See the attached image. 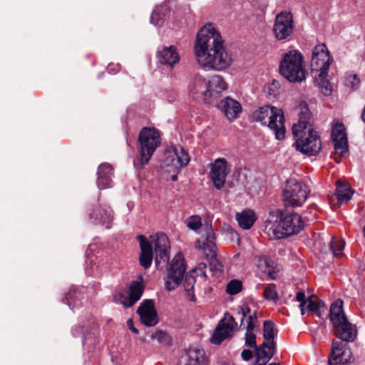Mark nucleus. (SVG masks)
I'll use <instances>...</instances> for the list:
<instances>
[{"mask_svg": "<svg viewBox=\"0 0 365 365\" xmlns=\"http://www.w3.org/2000/svg\"><path fill=\"white\" fill-rule=\"evenodd\" d=\"M195 53L199 65L207 71H222L232 63V56L221 34L211 24L205 25L197 33Z\"/></svg>", "mask_w": 365, "mask_h": 365, "instance_id": "nucleus-1", "label": "nucleus"}, {"mask_svg": "<svg viewBox=\"0 0 365 365\" xmlns=\"http://www.w3.org/2000/svg\"><path fill=\"white\" fill-rule=\"evenodd\" d=\"M304 225L302 216L297 213L272 210L265 222L264 232L270 240L282 239L298 234Z\"/></svg>", "mask_w": 365, "mask_h": 365, "instance_id": "nucleus-2", "label": "nucleus"}, {"mask_svg": "<svg viewBox=\"0 0 365 365\" xmlns=\"http://www.w3.org/2000/svg\"><path fill=\"white\" fill-rule=\"evenodd\" d=\"M333 61L324 43L314 46L312 53L311 73L320 91L326 96L332 93V86L328 78L329 67Z\"/></svg>", "mask_w": 365, "mask_h": 365, "instance_id": "nucleus-3", "label": "nucleus"}, {"mask_svg": "<svg viewBox=\"0 0 365 365\" xmlns=\"http://www.w3.org/2000/svg\"><path fill=\"white\" fill-rule=\"evenodd\" d=\"M280 75L290 83H302L307 75L302 53L297 49L284 52L279 62Z\"/></svg>", "mask_w": 365, "mask_h": 365, "instance_id": "nucleus-4", "label": "nucleus"}, {"mask_svg": "<svg viewBox=\"0 0 365 365\" xmlns=\"http://www.w3.org/2000/svg\"><path fill=\"white\" fill-rule=\"evenodd\" d=\"M255 121L267 126L274 133L275 138L281 140L284 138L286 129L283 110L277 107L266 105L259 107L252 114Z\"/></svg>", "mask_w": 365, "mask_h": 365, "instance_id": "nucleus-5", "label": "nucleus"}, {"mask_svg": "<svg viewBox=\"0 0 365 365\" xmlns=\"http://www.w3.org/2000/svg\"><path fill=\"white\" fill-rule=\"evenodd\" d=\"M329 319L335 336L344 343L353 341L357 335L356 327L350 323L343 310V301L337 299L330 307Z\"/></svg>", "mask_w": 365, "mask_h": 365, "instance_id": "nucleus-6", "label": "nucleus"}, {"mask_svg": "<svg viewBox=\"0 0 365 365\" xmlns=\"http://www.w3.org/2000/svg\"><path fill=\"white\" fill-rule=\"evenodd\" d=\"M292 134L296 150L302 153L309 156L315 155L321 150L320 138L313 128L302 129L300 125H293Z\"/></svg>", "mask_w": 365, "mask_h": 365, "instance_id": "nucleus-7", "label": "nucleus"}, {"mask_svg": "<svg viewBox=\"0 0 365 365\" xmlns=\"http://www.w3.org/2000/svg\"><path fill=\"white\" fill-rule=\"evenodd\" d=\"M160 144V135L155 128H144L138 137V149L142 166L147 164Z\"/></svg>", "mask_w": 365, "mask_h": 365, "instance_id": "nucleus-8", "label": "nucleus"}, {"mask_svg": "<svg viewBox=\"0 0 365 365\" xmlns=\"http://www.w3.org/2000/svg\"><path fill=\"white\" fill-rule=\"evenodd\" d=\"M71 334L74 337L82 336L83 346L91 351L99 343V327L94 317H89L82 325L75 326L71 329Z\"/></svg>", "mask_w": 365, "mask_h": 365, "instance_id": "nucleus-9", "label": "nucleus"}, {"mask_svg": "<svg viewBox=\"0 0 365 365\" xmlns=\"http://www.w3.org/2000/svg\"><path fill=\"white\" fill-rule=\"evenodd\" d=\"M307 197V190L304 183L294 179L287 181L283 191V200L287 207L301 206L305 202Z\"/></svg>", "mask_w": 365, "mask_h": 365, "instance_id": "nucleus-10", "label": "nucleus"}, {"mask_svg": "<svg viewBox=\"0 0 365 365\" xmlns=\"http://www.w3.org/2000/svg\"><path fill=\"white\" fill-rule=\"evenodd\" d=\"M186 271V264L182 253H177L173 257L168 269L165 282V289L168 291L175 289L182 282Z\"/></svg>", "mask_w": 365, "mask_h": 365, "instance_id": "nucleus-11", "label": "nucleus"}, {"mask_svg": "<svg viewBox=\"0 0 365 365\" xmlns=\"http://www.w3.org/2000/svg\"><path fill=\"white\" fill-rule=\"evenodd\" d=\"M237 314L242 316V323L244 320L247 322L245 336V345L249 347L255 348L257 346L256 332L257 331V317L256 311L251 314L250 308L247 304H242L238 307Z\"/></svg>", "mask_w": 365, "mask_h": 365, "instance_id": "nucleus-12", "label": "nucleus"}, {"mask_svg": "<svg viewBox=\"0 0 365 365\" xmlns=\"http://www.w3.org/2000/svg\"><path fill=\"white\" fill-rule=\"evenodd\" d=\"M237 326V324L234 317L229 313H225L215 329L210 339L211 342L214 344H221L232 335Z\"/></svg>", "mask_w": 365, "mask_h": 365, "instance_id": "nucleus-13", "label": "nucleus"}, {"mask_svg": "<svg viewBox=\"0 0 365 365\" xmlns=\"http://www.w3.org/2000/svg\"><path fill=\"white\" fill-rule=\"evenodd\" d=\"M351 361V352L346 343L333 340L329 365H349Z\"/></svg>", "mask_w": 365, "mask_h": 365, "instance_id": "nucleus-14", "label": "nucleus"}, {"mask_svg": "<svg viewBox=\"0 0 365 365\" xmlns=\"http://www.w3.org/2000/svg\"><path fill=\"white\" fill-rule=\"evenodd\" d=\"M294 21L291 13L281 12L275 19L273 32L278 40L287 38L293 32Z\"/></svg>", "mask_w": 365, "mask_h": 365, "instance_id": "nucleus-15", "label": "nucleus"}, {"mask_svg": "<svg viewBox=\"0 0 365 365\" xmlns=\"http://www.w3.org/2000/svg\"><path fill=\"white\" fill-rule=\"evenodd\" d=\"M95 205L88 213V217L91 223L105 225L106 228H110L113 218V212L107 205L102 206L99 203Z\"/></svg>", "mask_w": 365, "mask_h": 365, "instance_id": "nucleus-16", "label": "nucleus"}, {"mask_svg": "<svg viewBox=\"0 0 365 365\" xmlns=\"http://www.w3.org/2000/svg\"><path fill=\"white\" fill-rule=\"evenodd\" d=\"M155 245V264L159 266L161 262H167L169 259L170 242L168 237L163 233H157L150 236Z\"/></svg>", "mask_w": 365, "mask_h": 365, "instance_id": "nucleus-17", "label": "nucleus"}, {"mask_svg": "<svg viewBox=\"0 0 365 365\" xmlns=\"http://www.w3.org/2000/svg\"><path fill=\"white\" fill-rule=\"evenodd\" d=\"M228 173V163L225 158H217L210 164V176L217 189L224 186Z\"/></svg>", "mask_w": 365, "mask_h": 365, "instance_id": "nucleus-18", "label": "nucleus"}, {"mask_svg": "<svg viewBox=\"0 0 365 365\" xmlns=\"http://www.w3.org/2000/svg\"><path fill=\"white\" fill-rule=\"evenodd\" d=\"M140 322L146 327H154L158 323V315L152 299L143 300L137 309Z\"/></svg>", "mask_w": 365, "mask_h": 365, "instance_id": "nucleus-19", "label": "nucleus"}, {"mask_svg": "<svg viewBox=\"0 0 365 365\" xmlns=\"http://www.w3.org/2000/svg\"><path fill=\"white\" fill-rule=\"evenodd\" d=\"M331 138L334 144L336 153L344 156L348 153V141L343 123L336 122L332 126Z\"/></svg>", "mask_w": 365, "mask_h": 365, "instance_id": "nucleus-20", "label": "nucleus"}, {"mask_svg": "<svg viewBox=\"0 0 365 365\" xmlns=\"http://www.w3.org/2000/svg\"><path fill=\"white\" fill-rule=\"evenodd\" d=\"M189 92L196 100L210 103V93L207 80L200 74L195 76L192 83L189 86Z\"/></svg>", "mask_w": 365, "mask_h": 365, "instance_id": "nucleus-21", "label": "nucleus"}, {"mask_svg": "<svg viewBox=\"0 0 365 365\" xmlns=\"http://www.w3.org/2000/svg\"><path fill=\"white\" fill-rule=\"evenodd\" d=\"M143 291L144 285L143 284L142 277H140L138 279L133 281L129 284L128 296H125L123 294H120V302L125 307H132L140 299Z\"/></svg>", "mask_w": 365, "mask_h": 365, "instance_id": "nucleus-22", "label": "nucleus"}, {"mask_svg": "<svg viewBox=\"0 0 365 365\" xmlns=\"http://www.w3.org/2000/svg\"><path fill=\"white\" fill-rule=\"evenodd\" d=\"M190 162V157L187 152L181 146H174L172 152L167 153L165 163L176 169H180L186 166Z\"/></svg>", "mask_w": 365, "mask_h": 365, "instance_id": "nucleus-23", "label": "nucleus"}, {"mask_svg": "<svg viewBox=\"0 0 365 365\" xmlns=\"http://www.w3.org/2000/svg\"><path fill=\"white\" fill-rule=\"evenodd\" d=\"M158 62L173 68L179 63L180 57L175 46H165L157 54Z\"/></svg>", "mask_w": 365, "mask_h": 365, "instance_id": "nucleus-24", "label": "nucleus"}, {"mask_svg": "<svg viewBox=\"0 0 365 365\" xmlns=\"http://www.w3.org/2000/svg\"><path fill=\"white\" fill-rule=\"evenodd\" d=\"M137 239L140 247V264L144 268L148 269L150 267L153 259V247L148 240L143 235H138Z\"/></svg>", "mask_w": 365, "mask_h": 365, "instance_id": "nucleus-25", "label": "nucleus"}, {"mask_svg": "<svg viewBox=\"0 0 365 365\" xmlns=\"http://www.w3.org/2000/svg\"><path fill=\"white\" fill-rule=\"evenodd\" d=\"M218 108L230 120L237 118L242 112L241 104L230 97L222 99L218 104Z\"/></svg>", "mask_w": 365, "mask_h": 365, "instance_id": "nucleus-26", "label": "nucleus"}, {"mask_svg": "<svg viewBox=\"0 0 365 365\" xmlns=\"http://www.w3.org/2000/svg\"><path fill=\"white\" fill-rule=\"evenodd\" d=\"M97 185L99 189H106L113 186V175L112 166L107 163L101 164L98 168Z\"/></svg>", "mask_w": 365, "mask_h": 365, "instance_id": "nucleus-27", "label": "nucleus"}, {"mask_svg": "<svg viewBox=\"0 0 365 365\" xmlns=\"http://www.w3.org/2000/svg\"><path fill=\"white\" fill-rule=\"evenodd\" d=\"M276 351V346L262 343L255 347V361L252 365H266L272 359Z\"/></svg>", "mask_w": 365, "mask_h": 365, "instance_id": "nucleus-28", "label": "nucleus"}, {"mask_svg": "<svg viewBox=\"0 0 365 365\" xmlns=\"http://www.w3.org/2000/svg\"><path fill=\"white\" fill-rule=\"evenodd\" d=\"M185 365H208L205 351L202 349L191 347L187 351Z\"/></svg>", "mask_w": 365, "mask_h": 365, "instance_id": "nucleus-29", "label": "nucleus"}, {"mask_svg": "<svg viewBox=\"0 0 365 365\" xmlns=\"http://www.w3.org/2000/svg\"><path fill=\"white\" fill-rule=\"evenodd\" d=\"M93 245H89V248L86 252V273L90 276H98L103 272V267L100 265L98 261V257L91 255L90 251L92 250Z\"/></svg>", "mask_w": 365, "mask_h": 365, "instance_id": "nucleus-30", "label": "nucleus"}, {"mask_svg": "<svg viewBox=\"0 0 365 365\" xmlns=\"http://www.w3.org/2000/svg\"><path fill=\"white\" fill-rule=\"evenodd\" d=\"M239 226L244 230L250 229L257 220L255 213L252 210H245L236 215Z\"/></svg>", "mask_w": 365, "mask_h": 365, "instance_id": "nucleus-31", "label": "nucleus"}, {"mask_svg": "<svg viewBox=\"0 0 365 365\" xmlns=\"http://www.w3.org/2000/svg\"><path fill=\"white\" fill-rule=\"evenodd\" d=\"M298 109L299 121L298 123L294 124L293 125H300L302 129L313 128L310 123L312 114L308 106L304 103H302Z\"/></svg>", "mask_w": 365, "mask_h": 365, "instance_id": "nucleus-32", "label": "nucleus"}, {"mask_svg": "<svg viewBox=\"0 0 365 365\" xmlns=\"http://www.w3.org/2000/svg\"><path fill=\"white\" fill-rule=\"evenodd\" d=\"M210 98L225 91L227 88L226 83L220 76H213L207 81Z\"/></svg>", "mask_w": 365, "mask_h": 365, "instance_id": "nucleus-33", "label": "nucleus"}, {"mask_svg": "<svg viewBox=\"0 0 365 365\" xmlns=\"http://www.w3.org/2000/svg\"><path fill=\"white\" fill-rule=\"evenodd\" d=\"M352 191L350 186L341 180L336 182L335 195L339 202L343 203L351 199Z\"/></svg>", "mask_w": 365, "mask_h": 365, "instance_id": "nucleus-34", "label": "nucleus"}, {"mask_svg": "<svg viewBox=\"0 0 365 365\" xmlns=\"http://www.w3.org/2000/svg\"><path fill=\"white\" fill-rule=\"evenodd\" d=\"M81 292L76 287H71L66 293L63 302L66 303L69 307L74 310L75 308L81 305Z\"/></svg>", "mask_w": 365, "mask_h": 365, "instance_id": "nucleus-35", "label": "nucleus"}, {"mask_svg": "<svg viewBox=\"0 0 365 365\" xmlns=\"http://www.w3.org/2000/svg\"><path fill=\"white\" fill-rule=\"evenodd\" d=\"M264 343L270 344L272 347L276 346L274 338L277 334L275 330V324L271 320H266L263 324Z\"/></svg>", "mask_w": 365, "mask_h": 365, "instance_id": "nucleus-36", "label": "nucleus"}, {"mask_svg": "<svg viewBox=\"0 0 365 365\" xmlns=\"http://www.w3.org/2000/svg\"><path fill=\"white\" fill-rule=\"evenodd\" d=\"M202 249L207 256L213 257L216 254V245L215 235L212 228L209 229L207 233L205 242H203Z\"/></svg>", "mask_w": 365, "mask_h": 365, "instance_id": "nucleus-37", "label": "nucleus"}, {"mask_svg": "<svg viewBox=\"0 0 365 365\" xmlns=\"http://www.w3.org/2000/svg\"><path fill=\"white\" fill-rule=\"evenodd\" d=\"M166 11V5L156 6L151 14L150 23L155 26H160L163 23Z\"/></svg>", "mask_w": 365, "mask_h": 365, "instance_id": "nucleus-38", "label": "nucleus"}, {"mask_svg": "<svg viewBox=\"0 0 365 365\" xmlns=\"http://www.w3.org/2000/svg\"><path fill=\"white\" fill-rule=\"evenodd\" d=\"M195 281V278L193 276L187 274L185 276L184 282L185 291L186 292L187 298L192 302L196 301V298L193 291Z\"/></svg>", "mask_w": 365, "mask_h": 365, "instance_id": "nucleus-39", "label": "nucleus"}, {"mask_svg": "<svg viewBox=\"0 0 365 365\" xmlns=\"http://www.w3.org/2000/svg\"><path fill=\"white\" fill-rule=\"evenodd\" d=\"M345 246L344 241L339 237H333L330 242V248L335 257H340L343 255Z\"/></svg>", "mask_w": 365, "mask_h": 365, "instance_id": "nucleus-40", "label": "nucleus"}, {"mask_svg": "<svg viewBox=\"0 0 365 365\" xmlns=\"http://www.w3.org/2000/svg\"><path fill=\"white\" fill-rule=\"evenodd\" d=\"M264 92L267 96L277 97L280 93V83L277 80H272L271 83L266 84Z\"/></svg>", "mask_w": 365, "mask_h": 365, "instance_id": "nucleus-41", "label": "nucleus"}, {"mask_svg": "<svg viewBox=\"0 0 365 365\" xmlns=\"http://www.w3.org/2000/svg\"><path fill=\"white\" fill-rule=\"evenodd\" d=\"M360 83L359 78L356 74L346 73L344 78V85L351 90L356 89Z\"/></svg>", "mask_w": 365, "mask_h": 365, "instance_id": "nucleus-42", "label": "nucleus"}, {"mask_svg": "<svg viewBox=\"0 0 365 365\" xmlns=\"http://www.w3.org/2000/svg\"><path fill=\"white\" fill-rule=\"evenodd\" d=\"M263 295L267 300L273 302L277 301L279 296L277 292L276 285L274 284H268L264 290Z\"/></svg>", "mask_w": 365, "mask_h": 365, "instance_id": "nucleus-43", "label": "nucleus"}, {"mask_svg": "<svg viewBox=\"0 0 365 365\" xmlns=\"http://www.w3.org/2000/svg\"><path fill=\"white\" fill-rule=\"evenodd\" d=\"M242 284L238 279L231 280L226 287V292L230 295H235L242 291Z\"/></svg>", "mask_w": 365, "mask_h": 365, "instance_id": "nucleus-44", "label": "nucleus"}, {"mask_svg": "<svg viewBox=\"0 0 365 365\" xmlns=\"http://www.w3.org/2000/svg\"><path fill=\"white\" fill-rule=\"evenodd\" d=\"M188 228L192 230H197L202 226L201 218L197 215H192L189 217L187 222Z\"/></svg>", "mask_w": 365, "mask_h": 365, "instance_id": "nucleus-45", "label": "nucleus"}, {"mask_svg": "<svg viewBox=\"0 0 365 365\" xmlns=\"http://www.w3.org/2000/svg\"><path fill=\"white\" fill-rule=\"evenodd\" d=\"M153 338L158 340V341L161 344H168L170 341L168 334L162 330L156 331L153 335Z\"/></svg>", "mask_w": 365, "mask_h": 365, "instance_id": "nucleus-46", "label": "nucleus"}, {"mask_svg": "<svg viewBox=\"0 0 365 365\" xmlns=\"http://www.w3.org/2000/svg\"><path fill=\"white\" fill-rule=\"evenodd\" d=\"M296 299H297V301L300 302L299 308L301 310V314L302 315L304 314V312H305L304 307L306 304V302L307 300V299L306 298L305 294L302 292H297V296H296Z\"/></svg>", "mask_w": 365, "mask_h": 365, "instance_id": "nucleus-47", "label": "nucleus"}, {"mask_svg": "<svg viewBox=\"0 0 365 365\" xmlns=\"http://www.w3.org/2000/svg\"><path fill=\"white\" fill-rule=\"evenodd\" d=\"M304 308L305 310L308 312H316L319 309V303L315 302L311 298H308Z\"/></svg>", "mask_w": 365, "mask_h": 365, "instance_id": "nucleus-48", "label": "nucleus"}, {"mask_svg": "<svg viewBox=\"0 0 365 365\" xmlns=\"http://www.w3.org/2000/svg\"><path fill=\"white\" fill-rule=\"evenodd\" d=\"M256 264L259 268L262 269H266L269 267L267 258L264 256H261L257 258L256 261Z\"/></svg>", "mask_w": 365, "mask_h": 365, "instance_id": "nucleus-49", "label": "nucleus"}, {"mask_svg": "<svg viewBox=\"0 0 365 365\" xmlns=\"http://www.w3.org/2000/svg\"><path fill=\"white\" fill-rule=\"evenodd\" d=\"M120 69V65L119 64H114L110 63L107 67V71L109 73L115 74Z\"/></svg>", "mask_w": 365, "mask_h": 365, "instance_id": "nucleus-50", "label": "nucleus"}, {"mask_svg": "<svg viewBox=\"0 0 365 365\" xmlns=\"http://www.w3.org/2000/svg\"><path fill=\"white\" fill-rule=\"evenodd\" d=\"M252 351L250 349H244L241 353V356L245 361H249L252 357Z\"/></svg>", "mask_w": 365, "mask_h": 365, "instance_id": "nucleus-51", "label": "nucleus"}, {"mask_svg": "<svg viewBox=\"0 0 365 365\" xmlns=\"http://www.w3.org/2000/svg\"><path fill=\"white\" fill-rule=\"evenodd\" d=\"M127 325L129 327V329L134 333V334H138V330L134 327L133 322L132 319H128L127 321Z\"/></svg>", "mask_w": 365, "mask_h": 365, "instance_id": "nucleus-52", "label": "nucleus"}, {"mask_svg": "<svg viewBox=\"0 0 365 365\" xmlns=\"http://www.w3.org/2000/svg\"><path fill=\"white\" fill-rule=\"evenodd\" d=\"M361 118L364 122H365V107L362 109Z\"/></svg>", "mask_w": 365, "mask_h": 365, "instance_id": "nucleus-53", "label": "nucleus"}, {"mask_svg": "<svg viewBox=\"0 0 365 365\" xmlns=\"http://www.w3.org/2000/svg\"><path fill=\"white\" fill-rule=\"evenodd\" d=\"M205 267H206V264L204 263H201L198 266V269L202 270L203 268H205Z\"/></svg>", "mask_w": 365, "mask_h": 365, "instance_id": "nucleus-54", "label": "nucleus"}, {"mask_svg": "<svg viewBox=\"0 0 365 365\" xmlns=\"http://www.w3.org/2000/svg\"><path fill=\"white\" fill-rule=\"evenodd\" d=\"M172 180L173 181H176L178 180V176L176 175H174L172 176Z\"/></svg>", "mask_w": 365, "mask_h": 365, "instance_id": "nucleus-55", "label": "nucleus"}, {"mask_svg": "<svg viewBox=\"0 0 365 365\" xmlns=\"http://www.w3.org/2000/svg\"><path fill=\"white\" fill-rule=\"evenodd\" d=\"M362 235L365 237V226H364L361 229Z\"/></svg>", "mask_w": 365, "mask_h": 365, "instance_id": "nucleus-56", "label": "nucleus"}, {"mask_svg": "<svg viewBox=\"0 0 365 365\" xmlns=\"http://www.w3.org/2000/svg\"><path fill=\"white\" fill-rule=\"evenodd\" d=\"M201 274H203L204 276H205V272H202Z\"/></svg>", "mask_w": 365, "mask_h": 365, "instance_id": "nucleus-57", "label": "nucleus"}, {"mask_svg": "<svg viewBox=\"0 0 365 365\" xmlns=\"http://www.w3.org/2000/svg\"><path fill=\"white\" fill-rule=\"evenodd\" d=\"M222 365H227V364H222Z\"/></svg>", "mask_w": 365, "mask_h": 365, "instance_id": "nucleus-58", "label": "nucleus"}]
</instances>
